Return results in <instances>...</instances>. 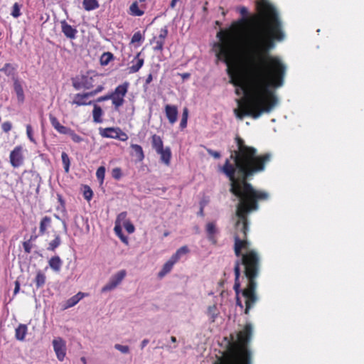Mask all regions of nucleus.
I'll return each instance as SVG.
<instances>
[{"label": "nucleus", "instance_id": "obj_14", "mask_svg": "<svg viewBox=\"0 0 364 364\" xmlns=\"http://www.w3.org/2000/svg\"><path fill=\"white\" fill-rule=\"evenodd\" d=\"M166 117L171 124L176 122L178 119V108L176 105H166L164 107Z\"/></svg>", "mask_w": 364, "mask_h": 364}, {"label": "nucleus", "instance_id": "obj_33", "mask_svg": "<svg viewBox=\"0 0 364 364\" xmlns=\"http://www.w3.org/2000/svg\"><path fill=\"white\" fill-rule=\"evenodd\" d=\"M16 70V68L11 63H5L4 67L0 69V71L4 72L6 75L11 76L14 75Z\"/></svg>", "mask_w": 364, "mask_h": 364}, {"label": "nucleus", "instance_id": "obj_25", "mask_svg": "<svg viewBox=\"0 0 364 364\" xmlns=\"http://www.w3.org/2000/svg\"><path fill=\"white\" fill-rule=\"evenodd\" d=\"M102 114L103 112L102 108L100 106L95 105L92 110L93 122L95 123L102 122Z\"/></svg>", "mask_w": 364, "mask_h": 364}, {"label": "nucleus", "instance_id": "obj_19", "mask_svg": "<svg viewBox=\"0 0 364 364\" xmlns=\"http://www.w3.org/2000/svg\"><path fill=\"white\" fill-rule=\"evenodd\" d=\"M217 232H218V230H217L215 224L214 223L211 222V223H207L206 232L208 235V238L213 244H215L217 242L215 237Z\"/></svg>", "mask_w": 364, "mask_h": 364}, {"label": "nucleus", "instance_id": "obj_18", "mask_svg": "<svg viewBox=\"0 0 364 364\" xmlns=\"http://www.w3.org/2000/svg\"><path fill=\"white\" fill-rule=\"evenodd\" d=\"M52 219L50 216H44L41 218L39 224V234L43 235L47 232L48 229L51 226Z\"/></svg>", "mask_w": 364, "mask_h": 364}, {"label": "nucleus", "instance_id": "obj_47", "mask_svg": "<svg viewBox=\"0 0 364 364\" xmlns=\"http://www.w3.org/2000/svg\"><path fill=\"white\" fill-rule=\"evenodd\" d=\"M26 134H27L28 138L29 139V140L31 142H33V143L36 142L35 139L33 135V129H32L31 125H30V124L26 125Z\"/></svg>", "mask_w": 364, "mask_h": 364}, {"label": "nucleus", "instance_id": "obj_48", "mask_svg": "<svg viewBox=\"0 0 364 364\" xmlns=\"http://www.w3.org/2000/svg\"><path fill=\"white\" fill-rule=\"evenodd\" d=\"M128 233H133L135 230L134 225L129 221L122 225Z\"/></svg>", "mask_w": 364, "mask_h": 364}, {"label": "nucleus", "instance_id": "obj_9", "mask_svg": "<svg viewBox=\"0 0 364 364\" xmlns=\"http://www.w3.org/2000/svg\"><path fill=\"white\" fill-rule=\"evenodd\" d=\"M105 89V87L103 85H97V87L88 92L85 93H77L75 95L73 104L76 105L77 106H82V105H91L92 102H87V100L90 97H93L98 94L99 92H101Z\"/></svg>", "mask_w": 364, "mask_h": 364}, {"label": "nucleus", "instance_id": "obj_5", "mask_svg": "<svg viewBox=\"0 0 364 364\" xmlns=\"http://www.w3.org/2000/svg\"><path fill=\"white\" fill-rule=\"evenodd\" d=\"M100 76L97 74L91 75L87 73L86 75H81L73 79V86L75 90H90L97 87L99 84Z\"/></svg>", "mask_w": 364, "mask_h": 364}, {"label": "nucleus", "instance_id": "obj_15", "mask_svg": "<svg viewBox=\"0 0 364 364\" xmlns=\"http://www.w3.org/2000/svg\"><path fill=\"white\" fill-rule=\"evenodd\" d=\"M61 30L63 34L70 39H74L76 37L77 31L67 23L65 20L60 21Z\"/></svg>", "mask_w": 364, "mask_h": 364}, {"label": "nucleus", "instance_id": "obj_51", "mask_svg": "<svg viewBox=\"0 0 364 364\" xmlns=\"http://www.w3.org/2000/svg\"><path fill=\"white\" fill-rule=\"evenodd\" d=\"M71 129L68 127H65L63 125H61L58 130H56L58 133L62 134H69Z\"/></svg>", "mask_w": 364, "mask_h": 364}, {"label": "nucleus", "instance_id": "obj_49", "mask_svg": "<svg viewBox=\"0 0 364 364\" xmlns=\"http://www.w3.org/2000/svg\"><path fill=\"white\" fill-rule=\"evenodd\" d=\"M114 348L122 353H128L129 352V348L127 346L115 344Z\"/></svg>", "mask_w": 364, "mask_h": 364}, {"label": "nucleus", "instance_id": "obj_1", "mask_svg": "<svg viewBox=\"0 0 364 364\" xmlns=\"http://www.w3.org/2000/svg\"><path fill=\"white\" fill-rule=\"evenodd\" d=\"M235 141L237 149L231 151L220 171L230 181V192L238 198L236 206L238 220L235 224L236 233L234 237V252L237 258L234 268L237 267L247 279L242 296L245 299L244 313L248 314L257 301L256 279L259 274L261 266L259 253L255 249H250V244L247 240L248 215L259 210V202L269 198L268 192L255 188L249 181L255 175L264 171L271 161L272 154L269 152L259 154L256 148L247 145L239 136H235Z\"/></svg>", "mask_w": 364, "mask_h": 364}, {"label": "nucleus", "instance_id": "obj_36", "mask_svg": "<svg viewBox=\"0 0 364 364\" xmlns=\"http://www.w3.org/2000/svg\"><path fill=\"white\" fill-rule=\"evenodd\" d=\"M36 238H37L36 235H35V236L32 235V236H31V238L28 240L23 242V250L26 253H27V254L31 253V249H32L31 241L35 240Z\"/></svg>", "mask_w": 364, "mask_h": 364}, {"label": "nucleus", "instance_id": "obj_7", "mask_svg": "<svg viewBox=\"0 0 364 364\" xmlns=\"http://www.w3.org/2000/svg\"><path fill=\"white\" fill-rule=\"evenodd\" d=\"M129 87V82L127 81L117 85L114 90L110 92L112 105L115 111H119V108L125 102L126 97Z\"/></svg>", "mask_w": 364, "mask_h": 364}, {"label": "nucleus", "instance_id": "obj_57", "mask_svg": "<svg viewBox=\"0 0 364 364\" xmlns=\"http://www.w3.org/2000/svg\"><path fill=\"white\" fill-rule=\"evenodd\" d=\"M198 215L201 217L204 216V205H203L202 203H200V210L198 213Z\"/></svg>", "mask_w": 364, "mask_h": 364}, {"label": "nucleus", "instance_id": "obj_12", "mask_svg": "<svg viewBox=\"0 0 364 364\" xmlns=\"http://www.w3.org/2000/svg\"><path fill=\"white\" fill-rule=\"evenodd\" d=\"M168 36V29L166 26L161 28L159 31V35L158 36H154L151 40V43L154 44L153 46V50L154 51H160L162 52L164 50V46L165 43V40Z\"/></svg>", "mask_w": 364, "mask_h": 364}, {"label": "nucleus", "instance_id": "obj_46", "mask_svg": "<svg viewBox=\"0 0 364 364\" xmlns=\"http://www.w3.org/2000/svg\"><path fill=\"white\" fill-rule=\"evenodd\" d=\"M11 15L14 18H18V16H20V15H21L20 6L18 3H15L14 4L13 8H12Z\"/></svg>", "mask_w": 364, "mask_h": 364}, {"label": "nucleus", "instance_id": "obj_16", "mask_svg": "<svg viewBox=\"0 0 364 364\" xmlns=\"http://www.w3.org/2000/svg\"><path fill=\"white\" fill-rule=\"evenodd\" d=\"M140 56L141 53H138L136 55L134 59L132 61L133 64L128 68L129 73H137L143 66L144 60V58H140Z\"/></svg>", "mask_w": 364, "mask_h": 364}, {"label": "nucleus", "instance_id": "obj_30", "mask_svg": "<svg viewBox=\"0 0 364 364\" xmlns=\"http://www.w3.org/2000/svg\"><path fill=\"white\" fill-rule=\"evenodd\" d=\"M144 11L139 9L137 2H134L129 7V14L134 16H141Z\"/></svg>", "mask_w": 364, "mask_h": 364}, {"label": "nucleus", "instance_id": "obj_55", "mask_svg": "<svg viewBox=\"0 0 364 364\" xmlns=\"http://www.w3.org/2000/svg\"><path fill=\"white\" fill-rule=\"evenodd\" d=\"M19 289H20V284L18 281H16L15 282V288H14V294L16 295L19 291Z\"/></svg>", "mask_w": 364, "mask_h": 364}, {"label": "nucleus", "instance_id": "obj_63", "mask_svg": "<svg viewBox=\"0 0 364 364\" xmlns=\"http://www.w3.org/2000/svg\"><path fill=\"white\" fill-rule=\"evenodd\" d=\"M58 200H59V202H60L63 205H64V200H63V199L62 198V196H60V195H58Z\"/></svg>", "mask_w": 364, "mask_h": 364}, {"label": "nucleus", "instance_id": "obj_32", "mask_svg": "<svg viewBox=\"0 0 364 364\" xmlns=\"http://www.w3.org/2000/svg\"><path fill=\"white\" fill-rule=\"evenodd\" d=\"M114 59V55L110 52L104 53L100 57V63L102 65H107Z\"/></svg>", "mask_w": 364, "mask_h": 364}, {"label": "nucleus", "instance_id": "obj_24", "mask_svg": "<svg viewBox=\"0 0 364 364\" xmlns=\"http://www.w3.org/2000/svg\"><path fill=\"white\" fill-rule=\"evenodd\" d=\"M46 277L42 271L38 270L36 273L34 282L37 289L41 288L46 284Z\"/></svg>", "mask_w": 364, "mask_h": 364}, {"label": "nucleus", "instance_id": "obj_50", "mask_svg": "<svg viewBox=\"0 0 364 364\" xmlns=\"http://www.w3.org/2000/svg\"><path fill=\"white\" fill-rule=\"evenodd\" d=\"M142 40V36L140 31H137L134 33L131 42L132 43L140 42Z\"/></svg>", "mask_w": 364, "mask_h": 364}, {"label": "nucleus", "instance_id": "obj_34", "mask_svg": "<svg viewBox=\"0 0 364 364\" xmlns=\"http://www.w3.org/2000/svg\"><path fill=\"white\" fill-rule=\"evenodd\" d=\"M188 118V109L187 107H184L183 109L182 117L180 122V128L181 129H185L187 127Z\"/></svg>", "mask_w": 364, "mask_h": 364}, {"label": "nucleus", "instance_id": "obj_44", "mask_svg": "<svg viewBox=\"0 0 364 364\" xmlns=\"http://www.w3.org/2000/svg\"><path fill=\"white\" fill-rule=\"evenodd\" d=\"M49 119L51 125L55 130H58V129H59V127L62 125L58 119L52 114L49 115Z\"/></svg>", "mask_w": 364, "mask_h": 364}, {"label": "nucleus", "instance_id": "obj_52", "mask_svg": "<svg viewBox=\"0 0 364 364\" xmlns=\"http://www.w3.org/2000/svg\"><path fill=\"white\" fill-rule=\"evenodd\" d=\"M1 128L4 132L7 133L11 129L12 124L10 122H5L1 124Z\"/></svg>", "mask_w": 364, "mask_h": 364}, {"label": "nucleus", "instance_id": "obj_11", "mask_svg": "<svg viewBox=\"0 0 364 364\" xmlns=\"http://www.w3.org/2000/svg\"><path fill=\"white\" fill-rule=\"evenodd\" d=\"M9 161L13 168H18L23 165L24 157L21 146H16L10 153Z\"/></svg>", "mask_w": 364, "mask_h": 364}, {"label": "nucleus", "instance_id": "obj_4", "mask_svg": "<svg viewBox=\"0 0 364 364\" xmlns=\"http://www.w3.org/2000/svg\"><path fill=\"white\" fill-rule=\"evenodd\" d=\"M252 333V326L247 323L237 332L235 340L232 334L229 340L225 338L227 341L225 349L214 364H252V354L249 345Z\"/></svg>", "mask_w": 364, "mask_h": 364}, {"label": "nucleus", "instance_id": "obj_38", "mask_svg": "<svg viewBox=\"0 0 364 364\" xmlns=\"http://www.w3.org/2000/svg\"><path fill=\"white\" fill-rule=\"evenodd\" d=\"M114 230L116 233V235L122 240V242L127 244V238L125 237L122 232L121 225L115 224Z\"/></svg>", "mask_w": 364, "mask_h": 364}, {"label": "nucleus", "instance_id": "obj_56", "mask_svg": "<svg viewBox=\"0 0 364 364\" xmlns=\"http://www.w3.org/2000/svg\"><path fill=\"white\" fill-rule=\"evenodd\" d=\"M236 304H237V306H239L241 309H243V304L242 303V301H241L239 295L236 296Z\"/></svg>", "mask_w": 364, "mask_h": 364}, {"label": "nucleus", "instance_id": "obj_39", "mask_svg": "<svg viewBox=\"0 0 364 364\" xmlns=\"http://www.w3.org/2000/svg\"><path fill=\"white\" fill-rule=\"evenodd\" d=\"M127 213L124 211V212H122L120 213L117 217V219H116V223L115 224H117V225H124V223H126V222H128L129 221L127 218Z\"/></svg>", "mask_w": 364, "mask_h": 364}, {"label": "nucleus", "instance_id": "obj_37", "mask_svg": "<svg viewBox=\"0 0 364 364\" xmlns=\"http://www.w3.org/2000/svg\"><path fill=\"white\" fill-rule=\"evenodd\" d=\"M212 322H214L218 316V309L215 305L210 306L207 312Z\"/></svg>", "mask_w": 364, "mask_h": 364}, {"label": "nucleus", "instance_id": "obj_60", "mask_svg": "<svg viewBox=\"0 0 364 364\" xmlns=\"http://www.w3.org/2000/svg\"><path fill=\"white\" fill-rule=\"evenodd\" d=\"M178 1V0H171L170 4V7L173 9L176 7V3Z\"/></svg>", "mask_w": 364, "mask_h": 364}, {"label": "nucleus", "instance_id": "obj_40", "mask_svg": "<svg viewBox=\"0 0 364 364\" xmlns=\"http://www.w3.org/2000/svg\"><path fill=\"white\" fill-rule=\"evenodd\" d=\"M105 166H100L96 171V177L98 179V181L100 182V183H102L105 179Z\"/></svg>", "mask_w": 364, "mask_h": 364}, {"label": "nucleus", "instance_id": "obj_22", "mask_svg": "<svg viewBox=\"0 0 364 364\" xmlns=\"http://www.w3.org/2000/svg\"><path fill=\"white\" fill-rule=\"evenodd\" d=\"M27 331L28 328L26 324H19L15 330V338L20 341H24Z\"/></svg>", "mask_w": 364, "mask_h": 364}, {"label": "nucleus", "instance_id": "obj_6", "mask_svg": "<svg viewBox=\"0 0 364 364\" xmlns=\"http://www.w3.org/2000/svg\"><path fill=\"white\" fill-rule=\"evenodd\" d=\"M151 139L152 148L160 155L161 161L167 166H170L172 156L171 148H164L161 137L157 134H153Z\"/></svg>", "mask_w": 364, "mask_h": 364}, {"label": "nucleus", "instance_id": "obj_64", "mask_svg": "<svg viewBox=\"0 0 364 364\" xmlns=\"http://www.w3.org/2000/svg\"><path fill=\"white\" fill-rule=\"evenodd\" d=\"M207 5H208V2L206 1V2L205 3V5H204V6H203V11L204 12H207V11H208Z\"/></svg>", "mask_w": 364, "mask_h": 364}, {"label": "nucleus", "instance_id": "obj_23", "mask_svg": "<svg viewBox=\"0 0 364 364\" xmlns=\"http://www.w3.org/2000/svg\"><path fill=\"white\" fill-rule=\"evenodd\" d=\"M85 294L82 292H78L73 296L70 297L67 300L65 303V309L71 308L76 305L84 296Z\"/></svg>", "mask_w": 364, "mask_h": 364}, {"label": "nucleus", "instance_id": "obj_31", "mask_svg": "<svg viewBox=\"0 0 364 364\" xmlns=\"http://www.w3.org/2000/svg\"><path fill=\"white\" fill-rule=\"evenodd\" d=\"M131 148L134 151L138 160L141 161L144 159V154L142 147L139 144H132Z\"/></svg>", "mask_w": 364, "mask_h": 364}, {"label": "nucleus", "instance_id": "obj_53", "mask_svg": "<svg viewBox=\"0 0 364 364\" xmlns=\"http://www.w3.org/2000/svg\"><path fill=\"white\" fill-rule=\"evenodd\" d=\"M111 100L110 92L107 94V95H103V96H101V97H98L97 99V102H102L107 101V100Z\"/></svg>", "mask_w": 364, "mask_h": 364}, {"label": "nucleus", "instance_id": "obj_61", "mask_svg": "<svg viewBox=\"0 0 364 364\" xmlns=\"http://www.w3.org/2000/svg\"><path fill=\"white\" fill-rule=\"evenodd\" d=\"M236 90H235V93L236 95H241V91H242L244 92V90L241 89V87H236Z\"/></svg>", "mask_w": 364, "mask_h": 364}, {"label": "nucleus", "instance_id": "obj_10", "mask_svg": "<svg viewBox=\"0 0 364 364\" xmlns=\"http://www.w3.org/2000/svg\"><path fill=\"white\" fill-rule=\"evenodd\" d=\"M127 275L125 269H122L112 275L109 282L102 288V292H107L115 289Z\"/></svg>", "mask_w": 364, "mask_h": 364}, {"label": "nucleus", "instance_id": "obj_42", "mask_svg": "<svg viewBox=\"0 0 364 364\" xmlns=\"http://www.w3.org/2000/svg\"><path fill=\"white\" fill-rule=\"evenodd\" d=\"M68 135L70 136L71 139L75 143H80L83 141V138L82 136H80V135H78L77 134H76L75 132V131L73 130L72 129L70 131Z\"/></svg>", "mask_w": 364, "mask_h": 364}, {"label": "nucleus", "instance_id": "obj_3", "mask_svg": "<svg viewBox=\"0 0 364 364\" xmlns=\"http://www.w3.org/2000/svg\"><path fill=\"white\" fill-rule=\"evenodd\" d=\"M256 9L258 14L252 18H249L248 10L246 7L241 6L238 8L237 10L242 17L238 21L233 23L230 28L218 32L217 37L220 41L214 44L217 58L222 50V47L218 44L230 43L232 52V63L236 64L237 30L238 27L242 23H251L252 24V28L244 42V54L247 64H250V56H257V54H255V52L249 51V42L252 36L255 35V33H260L266 38H271L274 48L275 47V41H280L284 39V33L282 31V22L274 6L267 0H259L256 2Z\"/></svg>", "mask_w": 364, "mask_h": 364}, {"label": "nucleus", "instance_id": "obj_41", "mask_svg": "<svg viewBox=\"0 0 364 364\" xmlns=\"http://www.w3.org/2000/svg\"><path fill=\"white\" fill-rule=\"evenodd\" d=\"M83 196L85 199H86L87 201H90L92 196H93V192L92 189L88 186H84V191H83Z\"/></svg>", "mask_w": 364, "mask_h": 364}, {"label": "nucleus", "instance_id": "obj_21", "mask_svg": "<svg viewBox=\"0 0 364 364\" xmlns=\"http://www.w3.org/2000/svg\"><path fill=\"white\" fill-rule=\"evenodd\" d=\"M48 264H49L50 267L54 272H59L61 269L63 262H62L61 259L60 258V257L56 255V256L52 257L49 259Z\"/></svg>", "mask_w": 364, "mask_h": 364}, {"label": "nucleus", "instance_id": "obj_58", "mask_svg": "<svg viewBox=\"0 0 364 364\" xmlns=\"http://www.w3.org/2000/svg\"><path fill=\"white\" fill-rule=\"evenodd\" d=\"M152 80H153L152 75L151 74L148 75V76L146 79V82H145L146 85H149V83H151Z\"/></svg>", "mask_w": 364, "mask_h": 364}, {"label": "nucleus", "instance_id": "obj_62", "mask_svg": "<svg viewBox=\"0 0 364 364\" xmlns=\"http://www.w3.org/2000/svg\"><path fill=\"white\" fill-rule=\"evenodd\" d=\"M181 76H182L183 79H186L190 77V74L186 73L182 74Z\"/></svg>", "mask_w": 364, "mask_h": 364}, {"label": "nucleus", "instance_id": "obj_29", "mask_svg": "<svg viewBox=\"0 0 364 364\" xmlns=\"http://www.w3.org/2000/svg\"><path fill=\"white\" fill-rule=\"evenodd\" d=\"M189 252V249L187 246H183L177 250V251L171 256V257L176 262H178L180 258Z\"/></svg>", "mask_w": 364, "mask_h": 364}, {"label": "nucleus", "instance_id": "obj_59", "mask_svg": "<svg viewBox=\"0 0 364 364\" xmlns=\"http://www.w3.org/2000/svg\"><path fill=\"white\" fill-rule=\"evenodd\" d=\"M149 343L148 339H144L141 343V348L143 349Z\"/></svg>", "mask_w": 364, "mask_h": 364}, {"label": "nucleus", "instance_id": "obj_2", "mask_svg": "<svg viewBox=\"0 0 364 364\" xmlns=\"http://www.w3.org/2000/svg\"><path fill=\"white\" fill-rule=\"evenodd\" d=\"M249 42V51L257 54L250 56L247 77L244 80L237 64L232 63L230 43L218 44L222 47L218 60L227 65L229 82L244 90L245 99L238 100L239 108L234 110L236 117L242 119L245 116L259 118L263 113H269L277 103V97L272 88L282 86L287 67L282 60L270 54L274 49L272 40L260 33H255Z\"/></svg>", "mask_w": 364, "mask_h": 364}, {"label": "nucleus", "instance_id": "obj_13", "mask_svg": "<svg viewBox=\"0 0 364 364\" xmlns=\"http://www.w3.org/2000/svg\"><path fill=\"white\" fill-rule=\"evenodd\" d=\"M53 349L56 354L58 359L63 361L66 355V346L65 341L58 337L53 341Z\"/></svg>", "mask_w": 364, "mask_h": 364}, {"label": "nucleus", "instance_id": "obj_26", "mask_svg": "<svg viewBox=\"0 0 364 364\" xmlns=\"http://www.w3.org/2000/svg\"><path fill=\"white\" fill-rule=\"evenodd\" d=\"M235 273V284L233 286V289L235 291L236 296H238L241 292L242 294V290L240 289V270H238L237 267L234 268Z\"/></svg>", "mask_w": 364, "mask_h": 364}, {"label": "nucleus", "instance_id": "obj_43", "mask_svg": "<svg viewBox=\"0 0 364 364\" xmlns=\"http://www.w3.org/2000/svg\"><path fill=\"white\" fill-rule=\"evenodd\" d=\"M49 119L51 125L55 130H58V129H59V127L62 125L58 119L52 114L49 115Z\"/></svg>", "mask_w": 364, "mask_h": 364}, {"label": "nucleus", "instance_id": "obj_28", "mask_svg": "<svg viewBox=\"0 0 364 364\" xmlns=\"http://www.w3.org/2000/svg\"><path fill=\"white\" fill-rule=\"evenodd\" d=\"M61 238L59 235H55V238L48 243L47 250L48 251L55 252V250L61 245Z\"/></svg>", "mask_w": 364, "mask_h": 364}, {"label": "nucleus", "instance_id": "obj_35", "mask_svg": "<svg viewBox=\"0 0 364 364\" xmlns=\"http://www.w3.org/2000/svg\"><path fill=\"white\" fill-rule=\"evenodd\" d=\"M61 159L65 169V172L68 173L70 164V158L65 152H63L61 154Z\"/></svg>", "mask_w": 364, "mask_h": 364}, {"label": "nucleus", "instance_id": "obj_17", "mask_svg": "<svg viewBox=\"0 0 364 364\" xmlns=\"http://www.w3.org/2000/svg\"><path fill=\"white\" fill-rule=\"evenodd\" d=\"M14 89L19 102H23L25 100L24 92L22 85L18 78H14Z\"/></svg>", "mask_w": 364, "mask_h": 364}, {"label": "nucleus", "instance_id": "obj_20", "mask_svg": "<svg viewBox=\"0 0 364 364\" xmlns=\"http://www.w3.org/2000/svg\"><path fill=\"white\" fill-rule=\"evenodd\" d=\"M177 262L175 261L172 257H171L163 266L161 270L159 272L158 277L159 278L164 277L166 274L170 272L174 265Z\"/></svg>", "mask_w": 364, "mask_h": 364}, {"label": "nucleus", "instance_id": "obj_54", "mask_svg": "<svg viewBox=\"0 0 364 364\" xmlns=\"http://www.w3.org/2000/svg\"><path fill=\"white\" fill-rule=\"evenodd\" d=\"M208 153L215 159H219L220 157V154L218 151H213L212 149H208Z\"/></svg>", "mask_w": 364, "mask_h": 364}, {"label": "nucleus", "instance_id": "obj_45", "mask_svg": "<svg viewBox=\"0 0 364 364\" xmlns=\"http://www.w3.org/2000/svg\"><path fill=\"white\" fill-rule=\"evenodd\" d=\"M122 176V170L119 167H117V168H114L112 169V176L116 179V180H119L121 178Z\"/></svg>", "mask_w": 364, "mask_h": 364}, {"label": "nucleus", "instance_id": "obj_27", "mask_svg": "<svg viewBox=\"0 0 364 364\" xmlns=\"http://www.w3.org/2000/svg\"><path fill=\"white\" fill-rule=\"evenodd\" d=\"M82 6L85 11H90L98 9L100 4L97 0H83Z\"/></svg>", "mask_w": 364, "mask_h": 364}, {"label": "nucleus", "instance_id": "obj_8", "mask_svg": "<svg viewBox=\"0 0 364 364\" xmlns=\"http://www.w3.org/2000/svg\"><path fill=\"white\" fill-rule=\"evenodd\" d=\"M99 132L104 138L115 139L122 141L128 139L127 134L119 127L100 128Z\"/></svg>", "mask_w": 364, "mask_h": 364}]
</instances>
